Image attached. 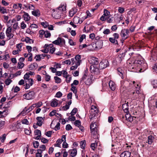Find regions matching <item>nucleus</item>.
<instances>
[{
	"instance_id": "56",
	"label": "nucleus",
	"mask_w": 157,
	"mask_h": 157,
	"mask_svg": "<svg viewBox=\"0 0 157 157\" xmlns=\"http://www.w3.org/2000/svg\"><path fill=\"white\" fill-rule=\"evenodd\" d=\"M21 122L23 124L28 125L29 124V123L28 120L25 119L22 121Z\"/></svg>"
},
{
	"instance_id": "49",
	"label": "nucleus",
	"mask_w": 157,
	"mask_h": 157,
	"mask_svg": "<svg viewBox=\"0 0 157 157\" xmlns=\"http://www.w3.org/2000/svg\"><path fill=\"white\" fill-rule=\"evenodd\" d=\"M66 20H63L56 23V24L59 25H61L66 23Z\"/></svg>"
},
{
	"instance_id": "45",
	"label": "nucleus",
	"mask_w": 157,
	"mask_h": 157,
	"mask_svg": "<svg viewBox=\"0 0 157 157\" xmlns=\"http://www.w3.org/2000/svg\"><path fill=\"white\" fill-rule=\"evenodd\" d=\"M14 23L13 20H9L7 22V25L8 27H11L13 23Z\"/></svg>"
},
{
	"instance_id": "41",
	"label": "nucleus",
	"mask_w": 157,
	"mask_h": 157,
	"mask_svg": "<svg viewBox=\"0 0 157 157\" xmlns=\"http://www.w3.org/2000/svg\"><path fill=\"white\" fill-rule=\"evenodd\" d=\"M48 47H47V44H45L44 45V49L41 50V51L44 53H47L48 52Z\"/></svg>"
},
{
	"instance_id": "52",
	"label": "nucleus",
	"mask_w": 157,
	"mask_h": 157,
	"mask_svg": "<svg viewBox=\"0 0 157 157\" xmlns=\"http://www.w3.org/2000/svg\"><path fill=\"white\" fill-rule=\"evenodd\" d=\"M62 71L63 76L65 78H67V77L68 76H69V75H67V72L66 71L63 70Z\"/></svg>"
},
{
	"instance_id": "4",
	"label": "nucleus",
	"mask_w": 157,
	"mask_h": 157,
	"mask_svg": "<svg viewBox=\"0 0 157 157\" xmlns=\"http://www.w3.org/2000/svg\"><path fill=\"white\" fill-rule=\"evenodd\" d=\"M35 93L34 91H31L28 93L25 94L23 96V98L27 100H31L34 98Z\"/></svg>"
},
{
	"instance_id": "58",
	"label": "nucleus",
	"mask_w": 157,
	"mask_h": 157,
	"mask_svg": "<svg viewBox=\"0 0 157 157\" xmlns=\"http://www.w3.org/2000/svg\"><path fill=\"white\" fill-rule=\"evenodd\" d=\"M97 146V144L95 143L91 144L90 145V147L92 149L93 151L94 150V149Z\"/></svg>"
},
{
	"instance_id": "11",
	"label": "nucleus",
	"mask_w": 157,
	"mask_h": 157,
	"mask_svg": "<svg viewBox=\"0 0 157 157\" xmlns=\"http://www.w3.org/2000/svg\"><path fill=\"white\" fill-rule=\"evenodd\" d=\"M103 42L101 40L98 41L95 44V48L99 49L101 48L103 46Z\"/></svg>"
},
{
	"instance_id": "42",
	"label": "nucleus",
	"mask_w": 157,
	"mask_h": 157,
	"mask_svg": "<svg viewBox=\"0 0 157 157\" xmlns=\"http://www.w3.org/2000/svg\"><path fill=\"white\" fill-rule=\"evenodd\" d=\"M23 17L24 18V20H29L30 17L29 15V14L26 13L23 15Z\"/></svg>"
},
{
	"instance_id": "14",
	"label": "nucleus",
	"mask_w": 157,
	"mask_h": 157,
	"mask_svg": "<svg viewBox=\"0 0 157 157\" xmlns=\"http://www.w3.org/2000/svg\"><path fill=\"white\" fill-rule=\"evenodd\" d=\"M110 89L112 90H114L116 88V85L114 82L110 81L108 83Z\"/></svg>"
},
{
	"instance_id": "32",
	"label": "nucleus",
	"mask_w": 157,
	"mask_h": 157,
	"mask_svg": "<svg viewBox=\"0 0 157 157\" xmlns=\"http://www.w3.org/2000/svg\"><path fill=\"white\" fill-rule=\"evenodd\" d=\"M77 151L76 149H73L71 152V155L72 157H75L77 155Z\"/></svg>"
},
{
	"instance_id": "6",
	"label": "nucleus",
	"mask_w": 157,
	"mask_h": 157,
	"mask_svg": "<svg viewBox=\"0 0 157 157\" xmlns=\"http://www.w3.org/2000/svg\"><path fill=\"white\" fill-rule=\"evenodd\" d=\"M66 6L65 3H62L59 7L55 9L56 10H59L58 11L62 14L63 13H64L66 12Z\"/></svg>"
},
{
	"instance_id": "3",
	"label": "nucleus",
	"mask_w": 157,
	"mask_h": 157,
	"mask_svg": "<svg viewBox=\"0 0 157 157\" xmlns=\"http://www.w3.org/2000/svg\"><path fill=\"white\" fill-rule=\"evenodd\" d=\"M90 112V118L91 119H92L95 116V115L98 113V109L95 106L92 105L91 107Z\"/></svg>"
},
{
	"instance_id": "29",
	"label": "nucleus",
	"mask_w": 157,
	"mask_h": 157,
	"mask_svg": "<svg viewBox=\"0 0 157 157\" xmlns=\"http://www.w3.org/2000/svg\"><path fill=\"white\" fill-rule=\"evenodd\" d=\"M79 61L75 63V65L71 67L70 69L71 70H73L77 69L78 67L80 65Z\"/></svg>"
},
{
	"instance_id": "60",
	"label": "nucleus",
	"mask_w": 157,
	"mask_h": 157,
	"mask_svg": "<svg viewBox=\"0 0 157 157\" xmlns=\"http://www.w3.org/2000/svg\"><path fill=\"white\" fill-rule=\"evenodd\" d=\"M6 135L5 134H3L2 136L1 137L0 139L1 141L3 142L6 138Z\"/></svg>"
},
{
	"instance_id": "18",
	"label": "nucleus",
	"mask_w": 157,
	"mask_h": 157,
	"mask_svg": "<svg viewBox=\"0 0 157 157\" xmlns=\"http://www.w3.org/2000/svg\"><path fill=\"white\" fill-rule=\"evenodd\" d=\"M154 139L155 138L154 136L151 135L149 136L148 137V140L147 142L149 144H151L153 143Z\"/></svg>"
},
{
	"instance_id": "19",
	"label": "nucleus",
	"mask_w": 157,
	"mask_h": 157,
	"mask_svg": "<svg viewBox=\"0 0 157 157\" xmlns=\"http://www.w3.org/2000/svg\"><path fill=\"white\" fill-rule=\"evenodd\" d=\"M58 104V100L55 99L52 100L51 102V105L52 107L57 106Z\"/></svg>"
},
{
	"instance_id": "57",
	"label": "nucleus",
	"mask_w": 157,
	"mask_h": 157,
	"mask_svg": "<svg viewBox=\"0 0 157 157\" xmlns=\"http://www.w3.org/2000/svg\"><path fill=\"white\" fill-rule=\"evenodd\" d=\"M42 104V102H38L36 104H34L33 105H34V107H39L41 106Z\"/></svg>"
},
{
	"instance_id": "62",
	"label": "nucleus",
	"mask_w": 157,
	"mask_h": 157,
	"mask_svg": "<svg viewBox=\"0 0 157 157\" xmlns=\"http://www.w3.org/2000/svg\"><path fill=\"white\" fill-rule=\"evenodd\" d=\"M92 60L94 61V63L95 64H97L98 63V59L95 57H93L92 58Z\"/></svg>"
},
{
	"instance_id": "47",
	"label": "nucleus",
	"mask_w": 157,
	"mask_h": 157,
	"mask_svg": "<svg viewBox=\"0 0 157 157\" xmlns=\"http://www.w3.org/2000/svg\"><path fill=\"white\" fill-rule=\"evenodd\" d=\"M45 33H44V36L46 38H48L50 37L51 34L48 31H45Z\"/></svg>"
},
{
	"instance_id": "39",
	"label": "nucleus",
	"mask_w": 157,
	"mask_h": 157,
	"mask_svg": "<svg viewBox=\"0 0 157 157\" xmlns=\"http://www.w3.org/2000/svg\"><path fill=\"white\" fill-rule=\"evenodd\" d=\"M24 66V64L23 62H19L18 63L17 67L18 68H22Z\"/></svg>"
},
{
	"instance_id": "36",
	"label": "nucleus",
	"mask_w": 157,
	"mask_h": 157,
	"mask_svg": "<svg viewBox=\"0 0 157 157\" xmlns=\"http://www.w3.org/2000/svg\"><path fill=\"white\" fill-rule=\"evenodd\" d=\"M71 90L72 91L73 93L75 94V96H76L77 93V89L76 87L73 85H71Z\"/></svg>"
},
{
	"instance_id": "7",
	"label": "nucleus",
	"mask_w": 157,
	"mask_h": 157,
	"mask_svg": "<svg viewBox=\"0 0 157 157\" xmlns=\"http://www.w3.org/2000/svg\"><path fill=\"white\" fill-rule=\"evenodd\" d=\"M13 31H12L11 27H8L6 30V34L8 40L12 38L14 36Z\"/></svg>"
},
{
	"instance_id": "22",
	"label": "nucleus",
	"mask_w": 157,
	"mask_h": 157,
	"mask_svg": "<svg viewBox=\"0 0 157 157\" xmlns=\"http://www.w3.org/2000/svg\"><path fill=\"white\" fill-rule=\"evenodd\" d=\"M37 64L36 63H33L31 64L29 67V69L31 70H33L36 69L37 67Z\"/></svg>"
},
{
	"instance_id": "43",
	"label": "nucleus",
	"mask_w": 157,
	"mask_h": 157,
	"mask_svg": "<svg viewBox=\"0 0 157 157\" xmlns=\"http://www.w3.org/2000/svg\"><path fill=\"white\" fill-rule=\"evenodd\" d=\"M62 142V140L61 139H58L57 141L56 144H55V145L56 146H57L59 147H60V145Z\"/></svg>"
},
{
	"instance_id": "24",
	"label": "nucleus",
	"mask_w": 157,
	"mask_h": 157,
	"mask_svg": "<svg viewBox=\"0 0 157 157\" xmlns=\"http://www.w3.org/2000/svg\"><path fill=\"white\" fill-rule=\"evenodd\" d=\"M77 11V9L73 8L71 10L69 13V15L70 17H72Z\"/></svg>"
},
{
	"instance_id": "2",
	"label": "nucleus",
	"mask_w": 157,
	"mask_h": 157,
	"mask_svg": "<svg viewBox=\"0 0 157 157\" xmlns=\"http://www.w3.org/2000/svg\"><path fill=\"white\" fill-rule=\"evenodd\" d=\"M129 31L128 29H124L121 30L120 35L122 39L124 40L127 39L129 36Z\"/></svg>"
},
{
	"instance_id": "16",
	"label": "nucleus",
	"mask_w": 157,
	"mask_h": 157,
	"mask_svg": "<svg viewBox=\"0 0 157 157\" xmlns=\"http://www.w3.org/2000/svg\"><path fill=\"white\" fill-rule=\"evenodd\" d=\"M131 153L128 151H125L122 153L120 155L121 157H130Z\"/></svg>"
},
{
	"instance_id": "1",
	"label": "nucleus",
	"mask_w": 157,
	"mask_h": 157,
	"mask_svg": "<svg viewBox=\"0 0 157 157\" xmlns=\"http://www.w3.org/2000/svg\"><path fill=\"white\" fill-rule=\"evenodd\" d=\"M52 43L57 45H59L61 47L64 46L65 44V40L60 37H58L57 39L53 41Z\"/></svg>"
},
{
	"instance_id": "33",
	"label": "nucleus",
	"mask_w": 157,
	"mask_h": 157,
	"mask_svg": "<svg viewBox=\"0 0 157 157\" xmlns=\"http://www.w3.org/2000/svg\"><path fill=\"white\" fill-rule=\"evenodd\" d=\"M26 83H28L30 86H32L33 83V79L30 78L27 80H25Z\"/></svg>"
},
{
	"instance_id": "44",
	"label": "nucleus",
	"mask_w": 157,
	"mask_h": 157,
	"mask_svg": "<svg viewBox=\"0 0 157 157\" xmlns=\"http://www.w3.org/2000/svg\"><path fill=\"white\" fill-rule=\"evenodd\" d=\"M151 84L154 88L157 87V80H153L151 82Z\"/></svg>"
},
{
	"instance_id": "50",
	"label": "nucleus",
	"mask_w": 157,
	"mask_h": 157,
	"mask_svg": "<svg viewBox=\"0 0 157 157\" xmlns=\"http://www.w3.org/2000/svg\"><path fill=\"white\" fill-rule=\"evenodd\" d=\"M135 118H136V117H132L131 116H129V117L128 118V119H127L126 120L130 122H131L133 121L134 119H135Z\"/></svg>"
},
{
	"instance_id": "12",
	"label": "nucleus",
	"mask_w": 157,
	"mask_h": 157,
	"mask_svg": "<svg viewBox=\"0 0 157 157\" xmlns=\"http://www.w3.org/2000/svg\"><path fill=\"white\" fill-rule=\"evenodd\" d=\"M23 6H24V7H22V8L23 9H26L27 10H34V7L33 5L30 4H29L26 3V4H24Z\"/></svg>"
},
{
	"instance_id": "25",
	"label": "nucleus",
	"mask_w": 157,
	"mask_h": 157,
	"mask_svg": "<svg viewBox=\"0 0 157 157\" xmlns=\"http://www.w3.org/2000/svg\"><path fill=\"white\" fill-rule=\"evenodd\" d=\"M22 5L21 3H17L14 4L13 6V8L16 9H18L19 8L20 10H21L22 9Z\"/></svg>"
},
{
	"instance_id": "17",
	"label": "nucleus",
	"mask_w": 157,
	"mask_h": 157,
	"mask_svg": "<svg viewBox=\"0 0 157 157\" xmlns=\"http://www.w3.org/2000/svg\"><path fill=\"white\" fill-rule=\"evenodd\" d=\"M8 110L5 109L2 111H0V118H2L6 116L8 114Z\"/></svg>"
},
{
	"instance_id": "51",
	"label": "nucleus",
	"mask_w": 157,
	"mask_h": 157,
	"mask_svg": "<svg viewBox=\"0 0 157 157\" xmlns=\"http://www.w3.org/2000/svg\"><path fill=\"white\" fill-rule=\"evenodd\" d=\"M34 108V105H32L30 106L28 109H26V112L28 113H29L30 111H31Z\"/></svg>"
},
{
	"instance_id": "64",
	"label": "nucleus",
	"mask_w": 157,
	"mask_h": 157,
	"mask_svg": "<svg viewBox=\"0 0 157 157\" xmlns=\"http://www.w3.org/2000/svg\"><path fill=\"white\" fill-rule=\"evenodd\" d=\"M86 36L85 34H83L80 37L79 41L80 42H81L83 41L84 39L85 38Z\"/></svg>"
},
{
	"instance_id": "10",
	"label": "nucleus",
	"mask_w": 157,
	"mask_h": 157,
	"mask_svg": "<svg viewBox=\"0 0 157 157\" xmlns=\"http://www.w3.org/2000/svg\"><path fill=\"white\" fill-rule=\"evenodd\" d=\"M134 59L135 60V63L140 65L141 66L143 64L144 61L143 60H139V59L141 58V56L139 55H135L134 56Z\"/></svg>"
},
{
	"instance_id": "37",
	"label": "nucleus",
	"mask_w": 157,
	"mask_h": 157,
	"mask_svg": "<svg viewBox=\"0 0 157 157\" xmlns=\"http://www.w3.org/2000/svg\"><path fill=\"white\" fill-rule=\"evenodd\" d=\"M96 126L97 125L95 122H92L90 125V129L91 130L97 129Z\"/></svg>"
},
{
	"instance_id": "20",
	"label": "nucleus",
	"mask_w": 157,
	"mask_h": 157,
	"mask_svg": "<svg viewBox=\"0 0 157 157\" xmlns=\"http://www.w3.org/2000/svg\"><path fill=\"white\" fill-rule=\"evenodd\" d=\"M140 94V92L138 90L136 91V92H133V95L134 97V99H135L139 97V95Z\"/></svg>"
},
{
	"instance_id": "34",
	"label": "nucleus",
	"mask_w": 157,
	"mask_h": 157,
	"mask_svg": "<svg viewBox=\"0 0 157 157\" xmlns=\"http://www.w3.org/2000/svg\"><path fill=\"white\" fill-rule=\"evenodd\" d=\"M81 56L79 55H77L75 56V59L76 60V62H78L79 61V64H80V62H81Z\"/></svg>"
},
{
	"instance_id": "23",
	"label": "nucleus",
	"mask_w": 157,
	"mask_h": 157,
	"mask_svg": "<svg viewBox=\"0 0 157 157\" xmlns=\"http://www.w3.org/2000/svg\"><path fill=\"white\" fill-rule=\"evenodd\" d=\"M32 13L33 15L36 17H39L40 15V12L38 10H33L32 11Z\"/></svg>"
},
{
	"instance_id": "26",
	"label": "nucleus",
	"mask_w": 157,
	"mask_h": 157,
	"mask_svg": "<svg viewBox=\"0 0 157 157\" xmlns=\"http://www.w3.org/2000/svg\"><path fill=\"white\" fill-rule=\"evenodd\" d=\"M92 82V79L91 77H89L85 81V83L86 85L90 86Z\"/></svg>"
},
{
	"instance_id": "31",
	"label": "nucleus",
	"mask_w": 157,
	"mask_h": 157,
	"mask_svg": "<svg viewBox=\"0 0 157 157\" xmlns=\"http://www.w3.org/2000/svg\"><path fill=\"white\" fill-rule=\"evenodd\" d=\"M109 41L115 44H118V41L117 40L114 38L110 37L109 39Z\"/></svg>"
},
{
	"instance_id": "61",
	"label": "nucleus",
	"mask_w": 157,
	"mask_h": 157,
	"mask_svg": "<svg viewBox=\"0 0 157 157\" xmlns=\"http://www.w3.org/2000/svg\"><path fill=\"white\" fill-rule=\"evenodd\" d=\"M29 75L28 74V73H26L24 75V79L25 80H27L29 79H30L29 78Z\"/></svg>"
},
{
	"instance_id": "30",
	"label": "nucleus",
	"mask_w": 157,
	"mask_h": 157,
	"mask_svg": "<svg viewBox=\"0 0 157 157\" xmlns=\"http://www.w3.org/2000/svg\"><path fill=\"white\" fill-rule=\"evenodd\" d=\"M39 147L40 149H38L37 150V151H40L41 153L42 152V151H44L46 149V147L44 145H41Z\"/></svg>"
},
{
	"instance_id": "55",
	"label": "nucleus",
	"mask_w": 157,
	"mask_h": 157,
	"mask_svg": "<svg viewBox=\"0 0 157 157\" xmlns=\"http://www.w3.org/2000/svg\"><path fill=\"white\" fill-rule=\"evenodd\" d=\"M77 111V108H74L73 109V110L71 112L70 114L72 115H74L76 113Z\"/></svg>"
},
{
	"instance_id": "53",
	"label": "nucleus",
	"mask_w": 157,
	"mask_h": 157,
	"mask_svg": "<svg viewBox=\"0 0 157 157\" xmlns=\"http://www.w3.org/2000/svg\"><path fill=\"white\" fill-rule=\"evenodd\" d=\"M41 25L44 27L46 28L48 25V23L47 22L45 21L41 23Z\"/></svg>"
},
{
	"instance_id": "15",
	"label": "nucleus",
	"mask_w": 157,
	"mask_h": 157,
	"mask_svg": "<svg viewBox=\"0 0 157 157\" xmlns=\"http://www.w3.org/2000/svg\"><path fill=\"white\" fill-rule=\"evenodd\" d=\"M36 119L37 120L36 125L39 126H41L43 123V117H38L36 118Z\"/></svg>"
},
{
	"instance_id": "38",
	"label": "nucleus",
	"mask_w": 157,
	"mask_h": 157,
	"mask_svg": "<svg viewBox=\"0 0 157 157\" xmlns=\"http://www.w3.org/2000/svg\"><path fill=\"white\" fill-rule=\"evenodd\" d=\"M0 10L1 13L3 14L7 13L6 9L4 7L0 6Z\"/></svg>"
},
{
	"instance_id": "13",
	"label": "nucleus",
	"mask_w": 157,
	"mask_h": 157,
	"mask_svg": "<svg viewBox=\"0 0 157 157\" xmlns=\"http://www.w3.org/2000/svg\"><path fill=\"white\" fill-rule=\"evenodd\" d=\"M47 47H48V52L52 54L55 51V48L52 44H51L49 45L47 44Z\"/></svg>"
},
{
	"instance_id": "59",
	"label": "nucleus",
	"mask_w": 157,
	"mask_h": 157,
	"mask_svg": "<svg viewBox=\"0 0 157 157\" xmlns=\"http://www.w3.org/2000/svg\"><path fill=\"white\" fill-rule=\"evenodd\" d=\"M45 31L44 30H40L39 31V33L40 34L39 37H42L43 36V35L44 34Z\"/></svg>"
},
{
	"instance_id": "28",
	"label": "nucleus",
	"mask_w": 157,
	"mask_h": 157,
	"mask_svg": "<svg viewBox=\"0 0 157 157\" xmlns=\"http://www.w3.org/2000/svg\"><path fill=\"white\" fill-rule=\"evenodd\" d=\"M22 40L23 41H25L26 43H31V42L33 43V40L30 39L28 37H26L25 38H23L22 39Z\"/></svg>"
},
{
	"instance_id": "35",
	"label": "nucleus",
	"mask_w": 157,
	"mask_h": 157,
	"mask_svg": "<svg viewBox=\"0 0 157 157\" xmlns=\"http://www.w3.org/2000/svg\"><path fill=\"white\" fill-rule=\"evenodd\" d=\"M86 141L85 140H82L80 142V146L82 149H84L86 146Z\"/></svg>"
},
{
	"instance_id": "46",
	"label": "nucleus",
	"mask_w": 157,
	"mask_h": 157,
	"mask_svg": "<svg viewBox=\"0 0 157 157\" xmlns=\"http://www.w3.org/2000/svg\"><path fill=\"white\" fill-rule=\"evenodd\" d=\"M33 144L34 147L37 148L39 146V143L37 141H34L33 142Z\"/></svg>"
},
{
	"instance_id": "5",
	"label": "nucleus",
	"mask_w": 157,
	"mask_h": 157,
	"mask_svg": "<svg viewBox=\"0 0 157 157\" xmlns=\"http://www.w3.org/2000/svg\"><path fill=\"white\" fill-rule=\"evenodd\" d=\"M110 12L106 9L104 11V14L101 16L100 20H111L112 17H110Z\"/></svg>"
},
{
	"instance_id": "40",
	"label": "nucleus",
	"mask_w": 157,
	"mask_h": 157,
	"mask_svg": "<svg viewBox=\"0 0 157 157\" xmlns=\"http://www.w3.org/2000/svg\"><path fill=\"white\" fill-rule=\"evenodd\" d=\"M54 78L55 80V82L56 83H59L61 82V79L59 78L57 76H55L54 77Z\"/></svg>"
},
{
	"instance_id": "27",
	"label": "nucleus",
	"mask_w": 157,
	"mask_h": 157,
	"mask_svg": "<svg viewBox=\"0 0 157 157\" xmlns=\"http://www.w3.org/2000/svg\"><path fill=\"white\" fill-rule=\"evenodd\" d=\"M108 81L107 78H105L102 81V86L103 87L105 88L107 85Z\"/></svg>"
},
{
	"instance_id": "54",
	"label": "nucleus",
	"mask_w": 157,
	"mask_h": 157,
	"mask_svg": "<svg viewBox=\"0 0 157 157\" xmlns=\"http://www.w3.org/2000/svg\"><path fill=\"white\" fill-rule=\"evenodd\" d=\"M60 123L59 122L57 124H56V125L55 126V128H54V129L56 131H57V130H59L60 128Z\"/></svg>"
},
{
	"instance_id": "9",
	"label": "nucleus",
	"mask_w": 157,
	"mask_h": 157,
	"mask_svg": "<svg viewBox=\"0 0 157 157\" xmlns=\"http://www.w3.org/2000/svg\"><path fill=\"white\" fill-rule=\"evenodd\" d=\"M58 10H56L55 9H53L52 10L53 11L52 16L55 19H59L60 17L61 14L57 11Z\"/></svg>"
},
{
	"instance_id": "8",
	"label": "nucleus",
	"mask_w": 157,
	"mask_h": 157,
	"mask_svg": "<svg viewBox=\"0 0 157 157\" xmlns=\"http://www.w3.org/2000/svg\"><path fill=\"white\" fill-rule=\"evenodd\" d=\"M109 65V63L108 60H104L102 61L99 64V67L100 69H104Z\"/></svg>"
},
{
	"instance_id": "21",
	"label": "nucleus",
	"mask_w": 157,
	"mask_h": 157,
	"mask_svg": "<svg viewBox=\"0 0 157 157\" xmlns=\"http://www.w3.org/2000/svg\"><path fill=\"white\" fill-rule=\"evenodd\" d=\"M147 65L146 63H144L141 66L140 69V72H143L145 71L147 68Z\"/></svg>"
},
{
	"instance_id": "48",
	"label": "nucleus",
	"mask_w": 157,
	"mask_h": 157,
	"mask_svg": "<svg viewBox=\"0 0 157 157\" xmlns=\"http://www.w3.org/2000/svg\"><path fill=\"white\" fill-rule=\"evenodd\" d=\"M34 134L35 136H38L40 135L41 136V132L40 130L38 129H36L34 131Z\"/></svg>"
},
{
	"instance_id": "63",
	"label": "nucleus",
	"mask_w": 157,
	"mask_h": 157,
	"mask_svg": "<svg viewBox=\"0 0 157 157\" xmlns=\"http://www.w3.org/2000/svg\"><path fill=\"white\" fill-rule=\"evenodd\" d=\"M45 80L46 81H48L50 79L51 76L47 74V73L46 74V75L45 77Z\"/></svg>"
}]
</instances>
